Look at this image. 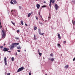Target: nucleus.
I'll return each mask as SVG.
<instances>
[{
    "label": "nucleus",
    "instance_id": "nucleus-17",
    "mask_svg": "<svg viewBox=\"0 0 75 75\" xmlns=\"http://www.w3.org/2000/svg\"><path fill=\"white\" fill-rule=\"evenodd\" d=\"M15 11H16V10H11V12L12 13H13V12H15Z\"/></svg>",
    "mask_w": 75,
    "mask_h": 75
},
{
    "label": "nucleus",
    "instance_id": "nucleus-39",
    "mask_svg": "<svg viewBox=\"0 0 75 75\" xmlns=\"http://www.w3.org/2000/svg\"><path fill=\"white\" fill-rule=\"evenodd\" d=\"M64 44H65L66 43V41H64Z\"/></svg>",
    "mask_w": 75,
    "mask_h": 75
},
{
    "label": "nucleus",
    "instance_id": "nucleus-18",
    "mask_svg": "<svg viewBox=\"0 0 75 75\" xmlns=\"http://www.w3.org/2000/svg\"><path fill=\"white\" fill-rule=\"evenodd\" d=\"M37 27H35V26H34V30H37Z\"/></svg>",
    "mask_w": 75,
    "mask_h": 75
},
{
    "label": "nucleus",
    "instance_id": "nucleus-29",
    "mask_svg": "<svg viewBox=\"0 0 75 75\" xmlns=\"http://www.w3.org/2000/svg\"><path fill=\"white\" fill-rule=\"evenodd\" d=\"M50 18H51V16H50V15H49V17H48L49 20V19H50Z\"/></svg>",
    "mask_w": 75,
    "mask_h": 75
},
{
    "label": "nucleus",
    "instance_id": "nucleus-45",
    "mask_svg": "<svg viewBox=\"0 0 75 75\" xmlns=\"http://www.w3.org/2000/svg\"><path fill=\"white\" fill-rule=\"evenodd\" d=\"M29 75H31V74L30 73H29Z\"/></svg>",
    "mask_w": 75,
    "mask_h": 75
},
{
    "label": "nucleus",
    "instance_id": "nucleus-43",
    "mask_svg": "<svg viewBox=\"0 0 75 75\" xmlns=\"http://www.w3.org/2000/svg\"><path fill=\"white\" fill-rule=\"evenodd\" d=\"M39 51H40V50L38 49V53H39V52H40Z\"/></svg>",
    "mask_w": 75,
    "mask_h": 75
},
{
    "label": "nucleus",
    "instance_id": "nucleus-4",
    "mask_svg": "<svg viewBox=\"0 0 75 75\" xmlns=\"http://www.w3.org/2000/svg\"><path fill=\"white\" fill-rule=\"evenodd\" d=\"M9 50V49L8 48H7L6 47H4L3 49V51L4 52H6L8 50Z\"/></svg>",
    "mask_w": 75,
    "mask_h": 75
},
{
    "label": "nucleus",
    "instance_id": "nucleus-6",
    "mask_svg": "<svg viewBox=\"0 0 75 75\" xmlns=\"http://www.w3.org/2000/svg\"><path fill=\"white\" fill-rule=\"evenodd\" d=\"M5 58L4 59V63L5 65H7V58H6V57H5Z\"/></svg>",
    "mask_w": 75,
    "mask_h": 75
},
{
    "label": "nucleus",
    "instance_id": "nucleus-42",
    "mask_svg": "<svg viewBox=\"0 0 75 75\" xmlns=\"http://www.w3.org/2000/svg\"><path fill=\"white\" fill-rule=\"evenodd\" d=\"M1 27H2V26L0 25V29H1Z\"/></svg>",
    "mask_w": 75,
    "mask_h": 75
},
{
    "label": "nucleus",
    "instance_id": "nucleus-28",
    "mask_svg": "<svg viewBox=\"0 0 75 75\" xmlns=\"http://www.w3.org/2000/svg\"><path fill=\"white\" fill-rule=\"evenodd\" d=\"M10 3L12 4H14V3L12 1H11Z\"/></svg>",
    "mask_w": 75,
    "mask_h": 75
},
{
    "label": "nucleus",
    "instance_id": "nucleus-54",
    "mask_svg": "<svg viewBox=\"0 0 75 75\" xmlns=\"http://www.w3.org/2000/svg\"><path fill=\"white\" fill-rule=\"evenodd\" d=\"M24 52H26V50H24Z\"/></svg>",
    "mask_w": 75,
    "mask_h": 75
},
{
    "label": "nucleus",
    "instance_id": "nucleus-2",
    "mask_svg": "<svg viewBox=\"0 0 75 75\" xmlns=\"http://www.w3.org/2000/svg\"><path fill=\"white\" fill-rule=\"evenodd\" d=\"M1 31L2 32L1 33L2 37V38H4V37H5V36H6V35H5V32H6V31H4L3 30H2Z\"/></svg>",
    "mask_w": 75,
    "mask_h": 75
},
{
    "label": "nucleus",
    "instance_id": "nucleus-46",
    "mask_svg": "<svg viewBox=\"0 0 75 75\" xmlns=\"http://www.w3.org/2000/svg\"><path fill=\"white\" fill-rule=\"evenodd\" d=\"M39 16L40 15V12H39Z\"/></svg>",
    "mask_w": 75,
    "mask_h": 75
},
{
    "label": "nucleus",
    "instance_id": "nucleus-55",
    "mask_svg": "<svg viewBox=\"0 0 75 75\" xmlns=\"http://www.w3.org/2000/svg\"><path fill=\"white\" fill-rule=\"evenodd\" d=\"M4 45H6V44H4Z\"/></svg>",
    "mask_w": 75,
    "mask_h": 75
},
{
    "label": "nucleus",
    "instance_id": "nucleus-9",
    "mask_svg": "<svg viewBox=\"0 0 75 75\" xmlns=\"http://www.w3.org/2000/svg\"><path fill=\"white\" fill-rule=\"evenodd\" d=\"M17 49H18V50L21 49V46H20V45H19L17 46Z\"/></svg>",
    "mask_w": 75,
    "mask_h": 75
},
{
    "label": "nucleus",
    "instance_id": "nucleus-11",
    "mask_svg": "<svg viewBox=\"0 0 75 75\" xmlns=\"http://www.w3.org/2000/svg\"><path fill=\"white\" fill-rule=\"evenodd\" d=\"M64 68H66V69H67L68 68H69V66H68V65H67Z\"/></svg>",
    "mask_w": 75,
    "mask_h": 75
},
{
    "label": "nucleus",
    "instance_id": "nucleus-41",
    "mask_svg": "<svg viewBox=\"0 0 75 75\" xmlns=\"http://www.w3.org/2000/svg\"><path fill=\"white\" fill-rule=\"evenodd\" d=\"M7 51L8 52H11V51H9L8 50Z\"/></svg>",
    "mask_w": 75,
    "mask_h": 75
},
{
    "label": "nucleus",
    "instance_id": "nucleus-35",
    "mask_svg": "<svg viewBox=\"0 0 75 75\" xmlns=\"http://www.w3.org/2000/svg\"><path fill=\"white\" fill-rule=\"evenodd\" d=\"M72 2L74 3V4H75V1H72Z\"/></svg>",
    "mask_w": 75,
    "mask_h": 75
},
{
    "label": "nucleus",
    "instance_id": "nucleus-60",
    "mask_svg": "<svg viewBox=\"0 0 75 75\" xmlns=\"http://www.w3.org/2000/svg\"><path fill=\"white\" fill-rule=\"evenodd\" d=\"M42 19L43 20H43V18H42Z\"/></svg>",
    "mask_w": 75,
    "mask_h": 75
},
{
    "label": "nucleus",
    "instance_id": "nucleus-58",
    "mask_svg": "<svg viewBox=\"0 0 75 75\" xmlns=\"http://www.w3.org/2000/svg\"><path fill=\"white\" fill-rule=\"evenodd\" d=\"M11 1H13V0H11Z\"/></svg>",
    "mask_w": 75,
    "mask_h": 75
},
{
    "label": "nucleus",
    "instance_id": "nucleus-40",
    "mask_svg": "<svg viewBox=\"0 0 75 75\" xmlns=\"http://www.w3.org/2000/svg\"><path fill=\"white\" fill-rule=\"evenodd\" d=\"M25 25H26V26H28V25L26 23H25Z\"/></svg>",
    "mask_w": 75,
    "mask_h": 75
},
{
    "label": "nucleus",
    "instance_id": "nucleus-44",
    "mask_svg": "<svg viewBox=\"0 0 75 75\" xmlns=\"http://www.w3.org/2000/svg\"><path fill=\"white\" fill-rule=\"evenodd\" d=\"M17 51L18 52H20V50H18Z\"/></svg>",
    "mask_w": 75,
    "mask_h": 75
},
{
    "label": "nucleus",
    "instance_id": "nucleus-16",
    "mask_svg": "<svg viewBox=\"0 0 75 75\" xmlns=\"http://www.w3.org/2000/svg\"><path fill=\"white\" fill-rule=\"evenodd\" d=\"M21 24L22 25H24V23H23V21H21Z\"/></svg>",
    "mask_w": 75,
    "mask_h": 75
},
{
    "label": "nucleus",
    "instance_id": "nucleus-32",
    "mask_svg": "<svg viewBox=\"0 0 75 75\" xmlns=\"http://www.w3.org/2000/svg\"><path fill=\"white\" fill-rule=\"evenodd\" d=\"M51 3H52V0H50V4H51Z\"/></svg>",
    "mask_w": 75,
    "mask_h": 75
},
{
    "label": "nucleus",
    "instance_id": "nucleus-23",
    "mask_svg": "<svg viewBox=\"0 0 75 75\" xmlns=\"http://www.w3.org/2000/svg\"><path fill=\"white\" fill-rule=\"evenodd\" d=\"M4 48V47H3V46H0V48H1V49H2V48Z\"/></svg>",
    "mask_w": 75,
    "mask_h": 75
},
{
    "label": "nucleus",
    "instance_id": "nucleus-27",
    "mask_svg": "<svg viewBox=\"0 0 75 75\" xmlns=\"http://www.w3.org/2000/svg\"><path fill=\"white\" fill-rule=\"evenodd\" d=\"M19 8L20 10H21V6H19Z\"/></svg>",
    "mask_w": 75,
    "mask_h": 75
},
{
    "label": "nucleus",
    "instance_id": "nucleus-37",
    "mask_svg": "<svg viewBox=\"0 0 75 75\" xmlns=\"http://www.w3.org/2000/svg\"><path fill=\"white\" fill-rule=\"evenodd\" d=\"M75 60V58H74V59H73V61H74Z\"/></svg>",
    "mask_w": 75,
    "mask_h": 75
},
{
    "label": "nucleus",
    "instance_id": "nucleus-14",
    "mask_svg": "<svg viewBox=\"0 0 75 75\" xmlns=\"http://www.w3.org/2000/svg\"><path fill=\"white\" fill-rule=\"evenodd\" d=\"M52 4H54L55 3V0H52Z\"/></svg>",
    "mask_w": 75,
    "mask_h": 75
},
{
    "label": "nucleus",
    "instance_id": "nucleus-56",
    "mask_svg": "<svg viewBox=\"0 0 75 75\" xmlns=\"http://www.w3.org/2000/svg\"><path fill=\"white\" fill-rule=\"evenodd\" d=\"M0 55H1V54L0 53ZM0 59H1L0 58Z\"/></svg>",
    "mask_w": 75,
    "mask_h": 75
},
{
    "label": "nucleus",
    "instance_id": "nucleus-13",
    "mask_svg": "<svg viewBox=\"0 0 75 75\" xmlns=\"http://www.w3.org/2000/svg\"><path fill=\"white\" fill-rule=\"evenodd\" d=\"M58 36L59 38V39H61V36H60V35L59 34H58Z\"/></svg>",
    "mask_w": 75,
    "mask_h": 75
},
{
    "label": "nucleus",
    "instance_id": "nucleus-24",
    "mask_svg": "<svg viewBox=\"0 0 75 75\" xmlns=\"http://www.w3.org/2000/svg\"><path fill=\"white\" fill-rule=\"evenodd\" d=\"M11 22L12 23V24H13V25H15V23H13V21H11Z\"/></svg>",
    "mask_w": 75,
    "mask_h": 75
},
{
    "label": "nucleus",
    "instance_id": "nucleus-57",
    "mask_svg": "<svg viewBox=\"0 0 75 75\" xmlns=\"http://www.w3.org/2000/svg\"><path fill=\"white\" fill-rule=\"evenodd\" d=\"M45 75H47V74H45Z\"/></svg>",
    "mask_w": 75,
    "mask_h": 75
},
{
    "label": "nucleus",
    "instance_id": "nucleus-53",
    "mask_svg": "<svg viewBox=\"0 0 75 75\" xmlns=\"http://www.w3.org/2000/svg\"><path fill=\"white\" fill-rule=\"evenodd\" d=\"M0 25H1V22H0Z\"/></svg>",
    "mask_w": 75,
    "mask_h": 75
},
{
    "label": "nucleus",
    "instance_id": "nucleus-38",
    "mask_svg": "<svg viewBox=\"0 0 75 75\" xmlns=\"http://www.w3.org/2000/svg\"><path fill=\"white\" fill-rule=\"evenodd\" d=\"M35 17L36 20H38V17H37V16H35Z\"/></svg>",
    "mask_w": 75,
    "mask_h": 75
},
{
    "label": "nucleus",
    "instance_id": "nucleus-25",
    "mask_svg": "<svg viewBox=\"0 0 75 75\" xmlns=\"http://www.w3.org/2000/svg\"><path fill=\"white\" fill-rule=\"evenodd\" d=\"M42 7L44 8V7H46V5H44L43 6H42Z\"/></svg>",
    "mask_w": 75,
    "mask_h": 75
},
{
    "label": "nucleus",
    "instance_id": "nucleus-61",
    "mask_svg": "<svg viewBox=\"0 0 75 75\" xmlns=\"http://www.w3.org/2000/svg\"><path fill=\"white\" fill-rule=\"evenodd\" d=\"M74 19H75V18Z\"/></svg>",
    "mask_w": 75,
    "mask_h": 75
},
{
    "label": "nucleus",
    "instance_id": "nucleus-30",
    "mask_svg": "<svg viewBox=\"0 0 75 75\" xmlns=\"http://www.w3.org/2000/svg\"><path fill=\"white\" fill-rule=\"evenodd\" d=\"M49 6H50V8H51V4H49Z\"/></svg>",
    "mask_w": 75,
    "mask_h": 75
},
{
    "label": "nucleus",
    "instance_id": "nucleus-7",
    "mask_svg": "<svg viewBox=\"0 0 75 75\" xmlns=\"http://www.w3.org/2000/svg\"><path fill=\"white\" fill-rule=\"evenodd\" d=\"M39 33L40 35H44V33H41V29H39Z\"/></svg>",
    "mask_w": 75,
    "mask_h": 75
},
{
    "label": "nucleus",
    "instance_id": "nucleus-52",
    "mask_svg": "<svg viewBox=\"0 0 75 75\" xmlns=\"http://www.w3.org/2000/svg\"><path fill=\"white\" fill-rule=\"evenodd\" d=\"M48 59H49V60H51V59L50 58H49Z\"/></svg>",
    "mask_w": 75,
    "mask_h": 75
},
{
    "label": "nucleus",
    "instance_id": "nucleus-15",
    "mask_svg": "<svg viewBox=\"0 0 75 75\" xmlns=\"http://www.w3.org/2000/svg\"><path fill=\"white\" fill-rule=\"evenodd\" d=\"M57 46L58 47H59V48H60V47H61V45L59 44H58Z\"/></svg>",
    "mask_w": 75,
    "mask_h": 75
},
{
    "label": "nucleus",
    "instance_id": "nucleus-20",
    "mask_svg": "<svg viewBox=\"0 0 75 75\" xmlns=\"http://www.w3.org/2000/svg\"><path fill=\"white\" fill-rule=\"evenodd\" d=\"M51 61H52V62H53L54 61V58H52V59H51Z\"/></svg>",
    "mask_w": 75,
    "mask_h": 75
},
{
    "label": "nucleus",
    "instance_id": "nucleus-21",
    "mask_svg": "<svg viewBox=\"0 0 75 75\" xmlns=\"http://www.w3.org/2000/svg\"><path fill=\"white\" fill-rule=\"evenodd\" d=\"M38 54L40 56H41V55H42V53H41L39 52Z\"/></svg>",
    "mask_w": 75,
    "mask_h": 75
},
{
    "label": "nucleus",
    "instance_id": "nucleus-36",
    "mask_svg": "<svg viewBox=\"0 0 75 75\" xmlns=\"http://www.w3.org/2000/svg\"><path fill=\"white\" fill-rule=\"evenodd\" d=\"M15 55H16V56H17V52H16V53H15Z\"/></svg>",
    "mask_w": 75,
    "mask_h": 75
},
{
    "label": "nucleus",
    "instance_id": "nucleus-31",
    "mask_svg": "<svg viewBox=\"0 0 75 75\" xmlns=\"http://www.w3.org/2000/svg\"><path fill=\"white\" fill-rule=\"evenodd\" d=\"M52 55H53V54H50V56L51 57H52Z\"/></svg>",
    "mask_w": 75,
    "mask_h": 75
},
{
    "label": "nucleus",
    "instance_id": "nucleus-10",
    "mask_svg": "<svg viewBox=\"0 0 75 75\" xmlns=\"http://www.w3.org/2000/svg\"><path fill=\"white\" fill-rule=\"evenodd\" d=\"M32 14V13H28V17H30V16H31V15Z\"/></svg>",
    "mask_w": 75,
    "mask_h": 75
},
{
    "label": "nucleus",
    "instance_id": "nucleus-51",
    "mask_svg": "<svg viewBox=\"0 0 75 75\" xmlns=\"http://www.w3.org/2000/svg\"><path fill=\"white\" fill-rule=\"evenodd\" d=\"M40 17H41V18H42V16L41 15H40Z\"/></svg>",
    "mask_w": 75,
    "mask_h": 75
},
{
    "label": "nucleus",
    "instance_id": "nucleus-34",
    "mask_svg": "<svg viewBox=\"0 0 75 75\" xmlns=\"http://www.w3.org/2000/svg\"><path fill=\"white\" fill-rule=\"evenodd\" d=\"M34 40H37V38H34Z\"/></svg>",
    "mask_w": 75,
    "mask_h": 75
},
{
    "label": "nucleus",
    "instance_id": "nucleus-1",
    "mask_svg": "<svg viewBox=\"0 0 75 75\" xmlns=\"http://www.w3.org/2000/svg\"><path fill=\"white\" fill-rule=\"evenodd\" d=\"M19 45V43H13L11 45L9 46V48L10 50H13V48L15 47H16L17 45Z\"/></svg>",
    "mask_w": 75,
    "mask_h": 75
},
{
    "label": "nucleus",
    "instance_id": "nucleus-12",
    "mask_svg": "<svg viewBox=\"0 0 75 75\" xmlns=\"http://www.w3.org/2000/svg\"><path fill=\"white\" fill-rule=\"evenodd\" d=\"M13 2H14L15 4H17V1L16 0H13Z\"/></svg>",
    "mask_w": 75,
    "mask_h": 75
},
{
    "label": "nucleus",
    "instance_id": "nucleus-59",
    "mask_svg": "<svg viewBox=\"0 0 75 75\" xmlns=\"http://www.w3.org/2000/svg\"><path fill=\"white\" fill-rule=\"evenodd\" d=\"M36 0V1H38V0Z\"/></svg>",
    "mask_w": 75,
    "mask_h": 75
},
{
    "label": "nucleus",
    "instance_id": "nucleus-47",
    "mask_svg": "<svg viewBox=\"0 0 75 75\" xmlns=\"http://www.w3.org/2000/svg\"><path fill=\"white\" fill-rule=\"evenodd\" d=\"M34 38H35V35H34Z\"/></svg>",
    "mask_w": 75,
    "mask_h": 75
},
{
    "label": "nucleus",
    "instance_id": "nucleus-5",
    "mask_svg": "<svg viewBox=\"0 0 75 75\" xmlns=\"http://www.w3.org/2000/svg\"><path fill=\"white\" fill-rule=\"evenodd\" d=\"M54 8L56 10H58V8H59V6H58V5H57V4H55Z\"/></svg>",
    "mask_w": 75,
    "mask_h": 75
},
{
    "label": "nucleus",
    "instance_id": "nucleus-22",
    "mask_svg": "<svg viewBox=\"0 0 75 75\" xmlns=\"http://www.w3.org/2000/svg\"><path fill=\"white\" fill-rule=\"evenodd\" d=\"M72 23H73V25H75V21H74V22H73V20H72Z\"/></svg>",
    "mask_w": 75,
    "mask_h": 75
},
{
    "label": "nucleus",
    "instance_id": "nucleus-26",
    "mask_svg": "<svg viewBox=\"0 0 75 75\" xmlns=\"http://www.w3.org/2000/svg\"><path fill=\"white\" fill-rule=\"evenodd\" d=\"M11 60L12 61H14V57H12L11 58Z\"/></svg>",
    "mask_w": 75,
    "mask_h": 75
},
{
    "label": "nucleus",
    "instance_id": "nucleus-3",
    "mask_svg": "<svg viewBox=\"0 0 75 75\" xmlns=\"http://www.w3.org/2000/svg\"><path fill=\"white\" fill-rule=\"evenodd\" d=\"M24 69V67H22L21 68H20L17 71V72H20V71H23V69Z\"/></svg>",
    "mask_w": 75,
    "mask_h": 75
},
{
    "label": "nucleus",
    "instance_id": "nucleus-50",
    "mask_svg": "<svg viewBox=\"0 0 75 75\" xmlns=\"http://www.w3.org/2000/svg\"><path fill=\"white\" fill-rule=\"evenodd\" d=\"M46 3V2H45V1H44V3Z\"/></svg>",
    "mask_w": 75,
    "mask_h": 75
},
{
    "label": "nucleus",
    "instance_id": "nucleus-33",
    "mask_svg": "<svg viewBox=\"0 0 75 75\" xmlns=\"http://www.w3.org/2000/svg\"><path fill=\"white\" fill-rule=\"evenodd\" d=\"M17 33H20V30H17Z\"/></svg>",
    "mask_w": 75,
    "mask_h": 75
},
{
    "label": "nucleus",
    "instance_id": "nucleus-19",
    "mask_svg": "<svg viewBox=\"0 0 75 75\" xmlns=\"http://www.w3.org/2000/svg\"><path fill=\"white\" fill-rule=\"evenodd\" d=\"M15 39L16 40H19V39H20V38L18 37H15Z\"/></svg>",
    "mask_w": 75,
    "mask_h": 75
},
{
    "label": "nucleus",
    "instance_id": "nucleus-8",
    "mask_svg": "<svg viewBox=\"0 0 75 75\" xmlns=\"http://www.w3.org/2000/svg\"><path fill=\"white\" fill-rule=\"evenodd\" d=\"M36 7L38 8H40V4H38L36 5Z\"/></svg>",
    "mask_w": 75,
    "mask_h": 75
},
{
    "label": "nucleus",
    "instance_id": "nucleus-48",
    "mask_svg": "<svg viewBox=\"0 0 75 75\" xmlns=\"http://www.w3.org/2000/svg\"><path fill=\"white\" fill-rule=\"evenodd\" d=\"M7 75H10V73H8L7 74Z\"/></svg>",
    "mask_w": 75,
    "mask_h": 75
},
{
    "label": "nucleus",
    "instance_id": "nucleus-49",
    "mask_svg": "<svg viewBox=\"0 0 75 75\" xmlns=\"http://www.w3.org/2000/svg\"><path fill=\"white\" fill-rule=\"evenodd\" d=\"M41 9H42V8H41L40 9V10L41 11Z\"/></svg>",
    "mask_w": 75,
    "mask_h": 75
}]
</instances>
